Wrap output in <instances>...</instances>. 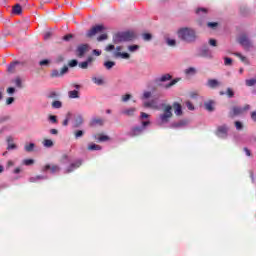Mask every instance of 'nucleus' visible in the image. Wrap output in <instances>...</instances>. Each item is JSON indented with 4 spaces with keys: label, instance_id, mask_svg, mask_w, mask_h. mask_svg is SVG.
I'll list each match as a JSON object with an SVG mask.
<instances>
[{
    "label": "nucleus",
    "instance_id": "f257e3e1",
    "mask_svg": "<svg viewBox=\"0 0 256 256\" xmlns=\"http://www.w3.org/2000/svg\"><path fill=\"white\" fill-rule=\"evenodd\" d=\"M174 109L175 115L178 117L183 115V108L181 104L178 102H174L173 105H164V112L163 114H160L159 120L161 123H169V119L173 117V112H171Z\"/></svg>",
    "mask_w": 256,
    "mask_h": 256
},
{
    "label": "nucleus",
    "instance_id": "f03ea898",
    "mask_svg": "<svg viewBox=\"0 0 256 256\" xmlns=\"http://www.w3.org/2000/svg\"><path fill=\"white\" fill-rule=\"evenodd\" d=\"M178 39L184 43H195L197 41V32L193 28H180L177 32Z\"/></svg>",
    "mask_w": 256,
    "mask_h": 256
},
{
    "label": "nucleus",
    "instance_id": "7ed1b4c3",
    "mask_svg": "<svg viewBox=\"0 0 256 256\" xmlns=\"http://www.w3.org/2000/svg\"><path fill=\"white\" fill-rule=\"evenodd\" d=\"M135 39V34L133 32H120L113 36V43L117 45L118 43H125L126 41H133Z\"/></svg>",
    "mask_w": 256,
    "mask_h": 256
},
{
    "label": "nucleus",
    "instance_id": "20e7f679",
    "mask_svg": "<svg viewBox=\"0 0 256 256\" xmlns=\"http://www.w3.org/2000/svg\"><path fill=\"white\" fill-rule=\"evenodd\" d=\"M237 42L243 46V48L245 49V51H249V49H251V47H253V43L251 42V40L249 39V36H247V34H241L238 38H237Z\"/></svg>",
    "mask_w": 256,
    "mask_h": 256
},
{
    "label": "nucleus",
    "instance_id": "39448f33",
    "mask_svg": "<svg viewBox=\"0 0 256 256\" xmlns=\"http://www.w3.org/2000/svg\"><path fill=\"white\" fill-rule=\"evenodd\" d=\"M150 124H151L150 121H143L142 126H136V127L132 128V130L130 132V137H139V135H141V133H143V131H145V127H147Z\"/></svg>",
    "mask_w": 256,
    "mask_h": 256
},
{
    "label": "nucleus",
    "instance_id": "423d86ee",
    "mask_svg": "<svg viewBox=\"0 0 256 256\" xmlns=\"http://www.w3.org/2000/svg\"><path fill=\"white\" fill-rule=\"evenodd\" d=\"M251 109V106L249 104H246L243 108L234 106L232 108V111L229 113V117H237L238 115H243L245 111H249Z\"/></svg>",
    "mask_w": 256,
    "mask_h": 256
},
{
    "label": "nucleus",
    "instance_id": "0eeeda50",
    "mask_svg": "<svg viewBox=\"0 0 256 256\" xmlns=\"http://www.w3.org/2000/svg\"><path fill=\"white\" fill-rule=\"evenodd\" d=\"M220 139H227L229 135V127L227 125L218 126L215 132Z\"/></svg>",
    "mask_w": 256,
    "mask_h": 256
},
{
    "label": "nucleus",
    "instance_id": "6e6552de",
    "mask_svg": "<svg viewBox=\"0 0 256 256\" xmlns=\"http://www.w3.org/2000/svg\"><path fill=\"white\" fill-rule=\"evenodd\" d=\"M105 30V26L103 25H96L93 26L87 33H86V37H88V39H91L92 37H95L97 35V33H101L102 31Z\"/></svg>",
    "mask_w": 256,
    "mask_h": 256
},
{
    "label": "nucleus",
    "instance_id": "1a4fd4ad",
    "mask_svg": "<svg viewBox=\"0 0 256 256\" xmlns=\"http://www.w3.org/2000/svg\"><path fill=\"white\" fill-rule=\"evenodd\" d=\"M121 51H123V46H117L116 51L113 53L115 59H129L131 57L129 53Z\"/></svg>",
    "mask_w": 256,
    "mask_h": 256
},
{
    "label": "nucleus",
    "instance_id": "9d476101",
    "mask_svg": "<svg viewBox=\"0 0 256 256\" xmlns=\"http://www.w3.org/2000/svg\"><path fill=\"white\" fill-rule=\"evenodd\" d=\"M68 71H69V67H67V66H64L61 69V71L54 69V70H52L50 77H52V78L63 77V75H65V73H67Z\"/></svg>",
    "mask_w": 256,
    "mask_h": 256
},
{
    "label": "nucleus",
    "instance_id": "9b49d317",
    "mask_svg": "<svg viewBox=\"0 0 256 256\" xmlns=\"http://www.w3.org/2000/svg\"><path fill=\"white\" fill-rule=\"evenodd\" d=\"M50 169V172L51 173H59L61 171V167H59V165L57 164H53V165H50V164H46L43 168H42V171L45 172V171H49Z\"/></svg>",
    "mask_w": 256,
    "mask_h": 256
},
{
    "label": "nucleus",
    "instance_id": "f8f14e48",
    "mask_svg": "<svg viewBox=\"0 0 256 256\" xmlns=\"http://www.w3.org/2000/svg\"><path fill=\"white\" fill-rule=\"evenodd\" d=\"M83 165V161L81 160H76L75 162L71 163L68 168L66 169V173H73L75 169H79Z\"/></svg>",
    "mask_w": 256,
    "mask_h": 256
},
{
    "label": "nucleus",
    "instance_id": "ddd939ff",
    "mask_svg": "<svg viewBox=\"0 0 256 256\" xmlns=\"http://www.w3.org/2000/svg\"><path fill=\"white\" fill-rule=\"evenodd\" d=\"M88 49H89L88 44L79 45L76 49L77 56L78 57H83V55H85V53H87Z\"/></svg>",
    "mask_w": 256,
    "mask_h": 256
},
{
    "label": "nucleus",
    "instance_id": "4468645a",
    "mask_svg": "<svg viewBox=\"0 0 256 256\" xmlns=\"http://www.w3.org/2000/svg\"><path fill=\"white\" fill-rule=\"evenodd\" d=\"M94 139H96V141H98L99 143H103L105 141H110L111 138H109V136L105 134L99 133L94 135Z\"/></svg>",
    "mask_w": 256,
    "mask_h": 256
},
{
    "label": "nucleus",
    "instance_id": "2eb2a0df",
    "mask_svg": "<svg viewBox=\"0 0 256 256\" xmlns=\"http://www.w3.org/2000/svg\"><path fill=\"white\" fill-rule=\"evenodd\" d=\"M207 85L210 87V89H217V87L221 86V82H219L217 79H209Z\"/></svg>",
    "mask_w": 256,
    "mask_h": 256
},
{
    "label": "nucleus",
    "instance_id": "dca6fc26",
    "mask_svg": "<svg viewBox=\"0 0 256 256\" xmlns=\"http://www.w3.org/2000/svg\"><path fill=\"white\" fill-rule=\"evenodd\" d=\"M135 111L137 108H128L122 111V115H126V117H133L135 115Z\"/></svg>",
    "mask_w": 256,
    "mask_h": 256
},
{
    "label": "nucleus",
    "instance_id": "f3484780",
    "mask_svg": "<svg viewBox=\"0 0 256 256\" xmlns=\"http://www.w3.org/2000/svg\"><path fill=\"white\" fill-rule=\"evenodd\" d=\"M171 74H164L161 77L156 79V83H165V81H171Z\"/></svg>",
    "mask_w": 256,
    "mask_h": 256
},
{
    "label": "nucleus",
    "instance_id": "a211bd4d",
    "mask_svg": "<svg viewBox=\"0 0 256 256\" xmlns=\"http://www.w3.org/2000/svg\"><path fill=\"white\" fill-rule=\"evenodd\" d=\"M6 141L8 143V147H7L8 151H11L13 149H17V145H15V143H13V137L8 136Z\"/></svg>",
    "mask_w": 256,
    "mask_h": 256
},
{
    "label": "nucleus",
    "instance_id": "6ab92c4d",
    "mask_svg": "<svg viewBox=\"0 0 256 256\" xmlns=\"http://www.w3.org/2000/svg\"><path fill=\"white\" fill-rule=\"evenodd\" d=\"M103 123H104L103 119L94 118L91 120L90 125H91V127H97V125H99L101 127V126H103Z\"/></svg>",
    "mask_w": 256,
    "mask_h": 256
},
{
    "label": "nucleus",
    "instance_id": "aec40b11",
    "mask_svg": "<svg viewBox=\"0 0 256 256\" xmlns=\"http://www.w3.org/2000/svg\"><path fill=\"white\" fill-rule=\"evenodd\" d=\"M12 13L14 15H21L23 13V8L21 7V4H16L12 8Z\"/></svg>",
    "mask_w": 256,
    "mask_h": 256
},
{
    "label": "nucleus",
    "instance_id": "412c9836",
    "mask_svg": "<svg viewBox=\"0 0 256 256\" xmlns=\"http://www.w3.org/2000/svg\"><path fill=\"white\" fill-rule=\"evenodd\" d=\"M68 97L70 99H79V91L77 90H72L68 92Z\"/></svg>",
    "mask_w": 256,
    "mask_h": 256
},
{
    "label": "nucleus",
    "instance_id": "4be33fe9",
    "mask_svg": "<svg viewBox=\"0 0 256 256\" xmlns=\"http://www.w3.org/2000/svg\"><path fill=\"white\" fill-rule=\"evenodd\" d=\"M144 107L151 108V109H157V104L155 103V100H151L149 102H145Z\"/></svg>",
    "mask_w": 256,
    "mask_h": 256
},
{
    "label": "nucleus",
    "instance_id": "5701e85b",
    "mask_svg": "<svg viewBox=\"0 0 256 256\" xmlns=\"http://www.w3.org/2000/svg\"><path fill=\"white\" fill-rule=\"evenodd\" d=\"M234 55H235V57H239L240 61H242V63L249 65V60H247V57L241 55V53H239V52L234 53Z\"/></svg>",
    "mask_w": 256,
    "mask_h": 256
},
{
    "label": "nucleus",
    "instance_id": "b1692460",
    "mask_svg": "<svg viewBox=\"0 0 256 256\" xmlns=\"http://www.w3.org/2000/svg\"><path fill=\"white\" fill-rule=\"evenodd\" d=\"M88 151H101V146L97 144L88 145Z\"/></svg>",
    "mask_w": 256,
    "mask_h": 256
},
{
    "label": "nucleus",
    "instance_id": "393cba45",
    "mask_svg": "<svg viewBox=\"0 0 256 256\" xmlns=\"http://www.w3.org/2000/svg\"><path fill=\"white\" fill-rule=\"evenodd\" d=\"M17 65H19V62H12L8 66V73H15V67H17Z\"/></svg>",
    "mask_w": 256,
    "mask_h": 256
},
{
    "label": "nucleus",
    "instance_id": "a878e982",
    "mask_svg": "<svg viewBox=\"0 0 256 256\" xmlns=\"http://www.w3.org/2000/svg\"><path fill=\"white\" fill-rule=\"evenodd\" d=\"M52 107L53 109H61V107H63V102L59 100L53 101Z\"/></svg>",
    "mask_w": 256,
    "mask_h": 256
},
{
    "label": "nucleus",
    "instance_id": "bb28decb",
    "mask_svg": "<svg viewBox=\"0 0 256 256\" xmlns=\"http://www.w3.org/2000/svg\"><path fill=\"white\" fill-rule=\"evenodd\" d=\"M104 67L105 69L111 70L113 67H115V62L114 61H106L104 62Z\"/></svg>",
    "mask_w": 256,
    "mask_h": 256
},
{
    "label": "nucleus",
    "instance_id": "cd10ccee",
    "mask_svg": "<svg viewBox=\"0 0 256 256\" xmlns=\"http://www.w3.org/2000/svg\"><path fill=\"white\" fill-rule=\"evenodd\" d=\"M204 107H205L206 111H214L215 110V108H213V102L212 101L205 102Z\"/></svg>",
    "mask_w": 256,
    "mask_h": 256
},
{
    "label": "nucleus",
    "instance_id": "c85d7f7f",
    "mask_svg": "<svg viewBox=\"0 0 256 256\" xmlns=\"http://www.w3.org/2000/svg\"><path fill=\"white\" fill-rule=\"evenodd\" d=\"M209 55H211V50H209V48L201 50L200 57H209Z\"/></svg>",
    "mask_w": 256,
    "mask_h": 256
},
{
    "label": "nucleus",
    "instance_id": "c756f323",
    "mask_svg": "<svg viewBox=\"0 0 256 256\" xmlns=\"http://www.w3.org/2000/svg\"><path fill=\"white\" fill-rule=\"evenodd\" d=\"M43 145L44 147L51 148L53 147L54 143H53V140L51 139H44Z\"/></svg>",
    "mask_w": 256,
    "mask_h": 256
},
{
    "label": "nucleus",
    "instance_id": "7c9ffc66",
    "mask_svg": "<svg viewBox=\"0 0 256 256\" xmlns=\"http://www.w3.org/2000/svg\"><path fill=\"white\" fill-rule=\"evenodd\" d=\"M59 97V93L55 92V91H51L48 95L47 98L48 99H57Z\"/></svg>",
    "mask_w": 256,
    "mask_h": 256
},
{
    "label": "nucleus",
    "instance_id": "2f4dec72",
    "mask_svg": "<svg viewBox=\"0 0 256 256\" xmlns=\"http://www.w3.org/2000/svg\"><path fill=\"white\" fill-rule=\"evenodd\" d=\"M81 125H83V117L79 116L78 118H76L74 127H81Z\"/></svg>",
    "mask_w": 256,
    "mask_h": 256
},
{
    "label": "nucleus",
    "instance_id": "473e14b6",
    "mask_svg": "<svg viewBox=\"0 0 256 256\" xmlns=\"http://www.w3.org/2000/svg\"><path fill=\"white\" fill-rule=\"evenodd\" d=\"M196 15H207V8L196 9Z\"/></svg>",
    "mask_w": 256,
    "mask_h": 256
},
{
    "label": "nucleus",
    "instance_id": "72a5a7b5",
    "mask_svg": "<svg viewBox=\"0 0 256 256\" xmlns=\"http://www.w3.org/2000/svg\"><path fill=\"white\" fill-rule=\"evenodd\" d=\"M207 27H209V29L215 30V29H217V27H219V23H217V22H208Z\"/></svg>",
    "mask_w": 256,
    "mask_h": 256
},
{
    "label": "nucleus",
    "instance_id": "f704fd0d",
    "mask_svg": "<svg viewBox=\"0 0 256 256\" xmlns=\"http://www.w3.org/2000/svg\"><path fill=\"white\" fill-rule=\"evenodd\" d=\"M226 95L229 97V99H233V97H235V92H233V89L227 88Z\"/></svg>",
    "mask_w": 256,
    "mask_h": 256
},
{
    "label": "nucleus",
    "instance_id": "c9c22d12",
    "mask_svg": "<svg viewBox=\"0 0 256 256\" xmlns=\"http://www.w3.org/2000/svg\"><path fill=\"white\" fill-rule=\"evenodd\" d=\"M246 85L247 87H253V85H256V79L252 78V79L246 80Z\"/></svg>",
    "mask_w": 256,
    "mask_h": 256
},
{
    "label": "nucleus",
    "instance_id": "e433bc0d",
    "mask_svg": "<svg viewBox=\"0 0 256 256\" xmlns=\"http://www.w3.org/2000/svg\"><path fill=\"white\" fill-rule=\"evenodd\" d=\"M142 37L144 41H151L153 39V35H151V33H144Z\"/></svg>",
    "mask_w": 256,
    "mask_h": 256
},
{
    "label": "nucleus",
    "instance_id": "4c0bfd02",
    "mask_svg": "<svg viewBox=\"0 0 256 256\" xmlns=\"http://www.w3.org/2000/svg\"><path fill=\"white\" fill-rule=\"evenodd\" d=\"M167 45H169V47H175V45H177V41H175V39H167L166 40Z\"/></svg>",
    "mask_w": 256,
    "mask_h": 256
},
{
    "label": "nucleus",
    "instance_id": "58836bf2",
    "mask_svg": "<svg viewBox=\"0 0 256 256\" xmlns=\"http://www.w3.org/2000/svg\"><path fill=\"white\" fill-rule=\"evenodd\" d=\"M34 148H35V144L30 143L29 145L25 146V151H27L28 153H31V151H33Z\"/></svg>",
    "mask_w": 256,
    "mask_h": 256
},
{
    "label": "nucleus",
    "instance_id": "ea45409f",
    "mask_svg": "<svg viewBox=\"0 0 256 256\" xmlns=\"http://www.w3.org/2000/svg\"><path fill=\"white\" fill-rule=\"evenodd\" d=\"M185 125H187V121L182 120L180 122L173 124V127H185Z\"/></svg>",
    "mask_w": 256,
    "mask_h": 256
},
{
    "label": "nucleus",
    "instance_id": "a19ab883",
    "mask_svg": "<svg viewBox=\"0 0 256 256\" xmlns=\"http://www.w3.org/2000/svg\"><path fill=\"white\" fill-rule=\"evenodd\" d=\"M138 49H139V45L128 46V51H130L131 53H135V51H137Z\"/></svg>",
    "mask_w": 256,
    "mask_h": 256
},
{
    "label": "nucleus",
    "instance_id": "79ce46f5",
    "mask_svg": "<svg viewBox=\"0 0 256 256\" xmlns=\"http://www.w3.org/2000/svg\"><path fill=\"white\" fill-rule=\"evenodd\" d=\"M51 63L50 60L44 59L39 62L40 67H47Z\"/></svg>",
    "mask_w": 256,
    "mask_h": 256
},
{
    "label": "nucleus",
    "instance_id": "37998d69",
    "mask_svg": "<svg viewBox=\"0 0 256 256\" xmlns=\"http://www.w3.org/2000/svg\"><path fill=\"white\" fill-rule=\"evenodd\" d=\"M14 83L16 85V87H19V89H21V87H23V83L21 81V78L17 77L15 80H14Z\"/></svg>",
    "mask_w": 256,
    "mask_h": 256
},
{
    "label": "nucleus",
    "instance_id": "c03bdc74",
    "mask_svg": "<svg viewBox=\"0 0 256 256\" xmlns=\"http://www.w3.org/2000/svg\"><path fill=\"white\" fill-rule=\"evenodd\" d=\"M74 135H75V138H76V139H79V138L83 137V135H85V132H83V130H77V131L74 133Z\"/></svg>",
    "mask_w": 256,
    "mask_h": 256
},
{
    "label": "nucleus",
    "instance_id": "a18cd8bd",
    "mask_svg": "<svg viewBox=\"0 0 256 256\" xmlns=\"http://www.w3.org/2000/svg\"><path fill=\"white\" fill-rule=\"evenodd\" d=\"M234 125H235L237 131H241L243 129V123L241 121H236L234 123Z\"/></svg>",
    "mask_w": 256,
    "mask_h": 256
},
{
    "label": "nucleus",
    "instance_id": "49530a36",
    "mask_svg": "<svg viewBox=\"0 0 256 256\" xmlns=\"http://www.w3.org/2000/svg\"><path fill=\"white\" fill-rule=\"evenodd\" d=\"M178 82H179L178 79H174V80H172L170 83H168V84L165 86V88H166V89H169L170 87H173V85H177Z\"/></svg>",
    "mask_w": 256,
    "mask_h": 256
},
{
    "label": "nucleus",
    "instance_id": "de8ad7c7",
    "mask_svg": "<svg viewBox=\"0 0 256 256\" xmlns=\"http://www.w3.org/2000/svg\"><path fill=\"white\" fill-rule=\"evenodd\" d=\"M106 39H109V36L107 34H102L97 37V41H99V42L106 41Z\"/></svg>",
    "mask_w": 256,
    "mask_h": 256
},
{
    "label": "nucleus",
    "instance_id": "09e8293b",
    "mask_svg": "<svg viewBox=\"0 0 256 256\" xmlns=\"http://www.w3.org/2000/svg\"><path fill=\"white\" fill-rule=\"evenodd\" d=\"M92 81L96 84V85H103V79L101 78H93Z\"/></svg>",
    "mask_w": 256,
    "mask_h": 256
},
{
    "label": "nucleus",
    "instance_id": "8fccbe9b",
    "mask_svg": "<svg viewBox=\"0 0 256 256\" xmlns=\"http://www.w3.org/2000/svg\"><path fill=\"white\" fill-rule=\"evenodd\" d=\"M79 67L80 69H87L89 67V62H86V61L81 62L79 63Z\"/></svg>",
    "mask_w": 256,
    "mask_h": 256
},
{
    "label": "nucleus",
    "instance_id": "3c124183",
    "mask_svg": "<svg viewBox=\"0 0 256 256\" xmlns=\"http://www.w3.org/2000/svg\"><path fill=\"white\" fill-rule=\"evenodd\" d=\"M23 163H24V165L29 166V165H33V163H35V160H33V159H25L23 161Z\"/></svg>",
    "mask_w": 256,
    "mask_h": 256
},
{
    "label": "nucleus",
    "instance_id": "603ef678",
    "mask_svg": "<svg viewBox=\"0 0 256 256\" xmlns=\"http://www.w3.org/2000/svg\"><path fill=\"white\" fill-rule=\"evenodd\" d=\"M78 63L79 62L77 60L73 59L69 61L68 65L69 67H77Z\"/></svg>",
    "mask_w": 256,
    "mask_h": 256
},
{
    "label": "nucleus",
    "instance_id": "864d4df0",
    "mask_svg": "<svg viewBox=\"0 0 256 256\" xmlns=\"http://www.w3.org/2000/svg\"><path fill=\"white\" fill-rule=\"evenodd\" d=\"M186 107L189 109V111H193L195 109V106H193V103L191 101L186 102Z\"/></svg>",
    "mask_w": 256,
    "mask_h": 256
},
{
    "label": "nucleus",
    "instance_id": "5fc2aeb1",
    "mask_svg": "<svg viewBox=\"0 0 256 256\" xmlns=\"http://www.w3.org/2000/svg\"><path fill=\"white\" fill-rule=\"evenodd\" d=\"M233 64V59L226 57L224 58V65H232Z\"/></svg>",
    "mask_w": 256,
    "mask_h": 256
},
{
    "label": "nucleus",
    "instance_id": "6e6d98bb",
    "mask_svg": "<svg viewBox=\"0 0 256 256\" xmlns=\"http://www.w3.org/2000/svg\"><path fill=\"white\" fill-rule=\"evenodd\" d=\"M69 117H71V113H68L66 119L63 121L64 127H67L69 125Z\"/></svg>",
    "mask_w": 256,
    "mask_h": 256
},
{
    "label": "nucleus",
    "instance_id": "4d7b16f0",
    "mask_svg": "<svg viewBox=\"0 0 256 256\" xmlns=\"http://www.w3.org/2000/svg\"><path fill=\"white\" fill-rule=\"evenodd\" d=\"M129 99H131V94H126V95L122 96V101L124 103H127V101H129Z\"/></svg>",
    "mask_w": 256,
    "mask_h": 256
},
{
    "label": "nucleus",
    "instance_id": "13d9d810",
    "mask_svg": "<svg viewBox=\"0 0 256 256\" xmlns=\"http://www.w3.org/2000/svg\"><path fill=\"white\" fill-rule=\"evenodd\" d=\"M73 39V34H67L63 37V41H71Z\"/></svg>",
    "mask_w": 256,
    "mask_h": 256
},
{
    "label": "nucleus",
    "instance_id": "bf43d9fd",
    "mask_svg": "<svg viewBox=\"0 0 256 256\" xmlns=\"http://www.w3.org/2000/svg\"><path fill=\"white\" fill-rule=\"evenodd\" d=\"M149 97H151V92L145 91L143 93L142 99H149Z\"/></svg>",
    "mask_w": 256,
    "mask_h": 256
},
{
    "label": "nucleus",
    "instance_id": "052dcab7",
    "mask_svg": "<svg viewBox=\"0 0 256 256\" xmlns=\"http://www.w3.org/2000/svg\"><path fill=\"white\" fill-rule=\"evenodd\" d=\"M49 121H51V123H57V116H55V115H50V116H49Z\"/></svg>",
    "mask_w": 256,
    "mask_h": 256
},
{
    "label": "nucleus",
    "instance_id": "680f3d73",
    "mask_svg": "<svg viewBox=\"0 0 256 256\" xmlns=\"http://www.w3.org/2000/svg\"><path fill=\"white\" fill-rule=\"evenodd\" d=\"M114 49H115V45L109 44V45L105 48V51L109 52V51H113Z\"/></svg>",
    "mask_w": 256,
    "mask_h": 256
},
{
    "label": "nucleus",
    "instance_id": "e2e57ef3",
    "mask_svg": "<svg viewBox=\"0 0 256 256\" xmlns=\"http://www.w3.org/2000/svg\"><path fill=\"white\" fill-rule=\"evenodd\" d=\"M186 75H191V73H195V68H188L185 70Z\"/></svg>",
    "mask_w": 256,
    "mask_h": 256
},
{
    "label": "nucleus",
    "instance_id": "0e129e2a",
    "mask_svg": "<svg viewBox=\"0 0 256 256\" xmlns=\"http://www.w3.org/2000/svg\"><path fill=\"white\" fill-rule=\"evenodd\" d=\"M243 151L246 153L247 157H251V150H249V148L244 147Z\"/></svg>",
    "mask_w": 256,
    "mask_h": 256
},
{
    "label": "nucleus",
    "instance_id": "69168bd1",
    "mask_svg": "<svg viewBox=\"0 0 256 256\" xmlns=\"http://www.w3.org/2000/svg\"><path fill=\"white\" fill-rule=\"evenodd\" d=\"M14 101H15V98L9 97V98H7V100H6V104L11 105Z\"/></svg>",
    "mask_w": 256,
    "mask_h": 256
},
{
    "label": "nucleus",
    "instance_id": "338daca9",
    "mask_svg": "<svg viewBox=\"0 0 256 256\" xmlns=\"http://www.w3.org/2000/svg\"><path fill=\"white\" fill-rule=\"evenodd\" d=\"M53 34L51 33V32H46L45 34H44V39L45 40H47V39H51V36H52Z\"/></svg>",
    "mask_w": 256,
    "mask_h": 256
},
{
    "label": "nucleus",
    "instance_id": "774afa93",
    "mask_svg": "<svg viewBox=\"0 0 256 256\" xmlns=\"http://www.w3.org/2000/svg\"><path fill=\"white\" fill-rule=\"evenodd\" d=\"M251 119L256 123V111L251 113Z\"/></svg>",
    "mask_w": 256,
    "mask_h": 256
}]
</instances>
